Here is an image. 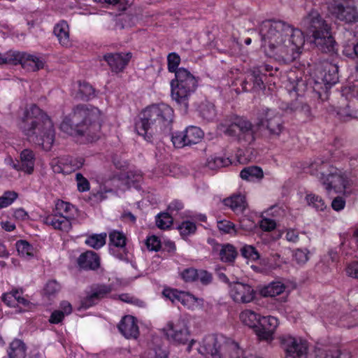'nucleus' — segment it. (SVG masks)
<instances>
[{
  "label": "nucleus",
  "instance_id": "7",
  "mask_svg": "<svg viewBox=\"0 0 358 358\" xmlns=\"http://www.w3.org/2000/svg\"><path fill=\"white\" fill-rule=\"evenodd\" d=\"M220 128L224 134L235 137L241 143L249 145L255 141V126L243 117L225 119L220 123Z\"/></svg>",
  "mask_w": 358,
  "mask_h": 358
},
{
  "label": "nucleus",
  "instance_id": "23",
  "mask_svg": "<svg viewBox=\"0 0 358 358\" xmlns=\"http://www.w3.org/2000/svg\"><path fill=\"white\" fill-rule=\"evenodd\" d=\"M69 162L68 159H54L51 163L52 171L57 173H63V175L66 176L72 172H74L76 169L78 168L83 164V160L79 162V164H71L72 161H70V164L67 162Z\"/></svg>",
  "mask_w": 358,
  "mask_h": 358
},
{
  "label": "nucleus",
  "instance_id": "32",
  "mask_svg": "<svg viewBox=\"0 0 358 358\" xmlns=\"http://www.w3.org/2000/svg\"><path fill=\"white\" fill-rule=\"evenodd\" d=\"M286 89L291 95L294 94L293 95L295 96H300L306 91V85L301 78L289 77Z\"/></svg>",
  "mask_w": 358,
  "mask_h": 358
},
{
  "label": "nucleus",
  "instance_id": "30",
  "mask_svg": "<svg viewBox=\"0 0 358 358\" xmlns=\"http://www.w3.org/2000/svg\"><path fill=\"white\" fill-rule=\"evenodd\" d=\"M53 31L62 45L68 46L70 44L69 27L66 21L62 20L57 23Z\"/></svg>",
  "mask_w": 358,
  "mask_h": 358
},
{
  "label": "nucleus",
  "instance_id": "43",
  "mask_svg": "<svg viewBox=\"0 0 358 358\" xmlns=\"http://www.w3.org/2000/svg\"><path fill=\"white\" fill-rule=\"evenodd\" d=\"M18 255L24 258L33 257L35 255V250L27 241L20 240L15 244Z\"/></svg>",
  "mask_w": 358,
  "mask_h": 358
},
{
  "label": "nucleus",
  "instance_id": "52",
  "mask_svg": "<svg viewBox=\"0 0 358 358\" xmlns=\"http://www.w3.org/2000/svg\"><path fill=\"white\" fill-rule=\"evenodd\" d=\"M18 195L15 192L7 191L0 196V209L10 206L17 198Z\"/></svg>",
  "mask_w": 358,
  "mask_h": 358
},
{
  "label": "nucleus",
  "instance_id": "49",
  "mask_svg": "<svg viewBox=\"0 0 358 358\" xmlns=\"http://www.w3.org/2000/svg\"><path fill=\"white\" fill-rule=\"evenodd\" d=\"M310 251L307 248H298L293 251L294 261L300 266L304 265L309 260Z\"/></svg>",
  "mask_w": 358,
  "mask_h": 358
},
{
  "label": "nucleus",
  "instance_id": "54",
  "mask_svg": "<svg viewBox=\"0 0 358 358\" xmlns=\"http://www.w3.org/2000/svg\"><path fill=\"white\" fill-rule=\"evenodd\" d=\"M180 277L186 282H192L198 280V271L194 268H187L181 271Z\"/></svg>",
  "mask_w": 358,
  "mask_h": 358
},
{
  "label": "nucleus",
  "instance_id": "50",
  "mask_svg": "<svg viewBox=\"0 0 358 358\" xmlns=\"http://www.w3.org/2000/svg\"><path fill=\"white\" fill-rule=\"evenodd\" d=\"M242 256L249 262H255L259 259V254L252 245H245L241 249Z\"/></svg>",
  "mask_w": 358,
  "mask_h": 358
},
{
  "label": "nucleus",
  "instance_id": "40",
  "mask_svg": "<svg viewBox=\"0 0 358 358\" xmlns=\"http://www.w3.org/2000/svg\"><path fill=\"white\" fill-rule=\"evenodd\" d=\"M107 234L106 233L92 234L87 236L85 243L89 247L94 249H99L106 244Z\"/></svg>",
  "mask_w": 358,
  "mask_h": 358
},
{
  "label": "nucleus",
  "instance_id": "21",
  "mask_svg": "<svg viewBox=\"0 0 358 358\" xmlns=\"http://www.w3.org/2000/svg\"><path fill=\"white\" fill-rule=\"evenodd\" d=\"M2 300L8 306L20 307V311L29 308V301L23 296L22 290L15 289L5 293Z\"/></svg>",
  "mask_w": 358,
  "mask_h": 358
},
{
  "label": "nucleus",
  "instance_id": "12",
  "mask_svg": "<svg viewBox=\"0 0 358 358\" xmlns=\"http://www.w3.org/2000/svg\"><path fill=\"white\" fill-rule=\"evenodd\" d=\"M303 170L304 173H309L310 176L317 177L319 179H329L331 178L346 179L348 178L345 172H343L338 168L325 164L320 160L315 161L310 164H307L303 168ZM302 177H308V175L303 176Z\"/></svg>",
  "mask_w": 358,
  "mask_h": 358
},
{
  "label": "nucleus",
  "instance_id": "14",
  "mask_svg": "<svg viewBox=\"0 0 358 358\" xmlns=\"http://www.w3.org/2000/svg\"><path fill=\"white\" fill-rule=\"evenodd\" d=\"M229 295L234 303L247 304L255 300L257 293L249 284L234 282L229 285Z\"/></svg>",
  "mask_w": 358,
  "mask_h": 358
},
{
  "label": "nucleus",
  "instance_id": "27",
  "mask_svg": "<svg viewBox=\"0 0 358 358\" xmlns=\"http://www.w3.org/2000/svg\"><path fill=\"white\" fill-rule=\"evenodd\" d=\"M78 264L83 268L95 269L99 266V257L95 252L87 251L79 257Z\"/></svg>",
  "mask_w": 358,
  "mask_h": 358
},
{
  "label": "nucleus",
  "instance_id": "24",
  "mask_svg": "<svg viewBox=\"0 0 358 358\" xmlns=\"http://www.w3.org/2000/svg\"><path fill=\"white\" fill-rule=\"evenodd\" d=\"M19 55L20 61L17 62V64H22L23 68L31 71H36L43 68L44 62L41 58L35 55H27L20 52Z\"/></svg>",
  "mask_w": 358,
  "mask_h": 358
},
{
  "label": "nucleus",
  "instance_id": "45",
  "mask_svg": "<svg viewBox=\"0 0 358 358\" xmlns=\"http://www.w3.org/2000/svg\"><path fill=\"white\" fill-rule=\"evenodd\" d=\"M199 111L201 117L207 121H212L216 117L215 106L212 103H202Z\"/></svg>",
  "mask_w": 358,
  "mask_h": 358
},
{
  "label": "nucleus",
  "instance_id": "1",
  "mask_svg": "<svg viewBox=\"0 0 358 358\" xmlns=\"http://www.w3.org/2000/svg\"><path fill=\"white\" fill-rule=\"evenodd\" d=\"M20 128L29 141L49 150L55 141L53 123L49 117L36 105H31L24 113Z\"/></svg>",
  "mask_w": 358,
  "mask_h": 358
},
{
  "label": "nucleus",
  "instance_id": "57",
  "mask_svg": "<svg viewBox=\"0 0 358 358\" xmlns=\"http://www.w3.org/2000/svg\"><path fill=\"white\" fill-rule=\"evenodd\" d=\"M343 52L344 55L349 58H358V41L356 43L345 45L343 48Z\"/></svg>",
  "mask_w": 358,
  "mask_h": 358
},
{
  "label": "nucleus",
  "instance_id": "58",
  "mask_svg": "<svg viewBox=\"0 0 358 358\" xmlns=\"http://www.w3.org/2000/svg\"><path fill=\"white\" fill-rule=\"evenodd\" d=\"M145 244L148 249L151 251H158L161 248L160 239L154 235L147 238Z\"/></svg>",
  "mask_w": 358,
  "mask_h": 358
},
{
  "label": "nucleus",
  "instance_id": "17",
  "mask_svg": "<svg viewBox=\"0 0 358 358\" xmlns=\"http://www.w3.org/2000/svg\"><path fill=\"white\" fill-rule=\"evenodd\" d=\"M222 336L209 335L203 338L198 349L199 353L204 358H223L220 354Z\"/></svg>",
  "mask_w": 358,
  "mask_h": 358
},
{
  "label": "nucleus",
  "instance_id": "36",
  "mask_svg": "<svg viewBox=\"0 0 358 358\" xmlns=\"http://www.w3.org/2000/svg\"><path fill=\"white\" fill-rule=\"evenodd\" d=\"M184 136L186 138L187 145H192L199 143L202 140L203 132L197 127L190 126L185 130Z\"/></svg>",
  "mask_w": 358,
  "mask_h": 358
},
{
  "label": "nucleus",
  "instance_id": "47",
  "mask_svg": "<svg viewBox=\"0 0 358 358\" xmlns=\"http://www.w3.org/2000/svg\"><path fill=\"white\" fill-rule=\"evenodd\" d=\"M155 221L158 228L165 230L172 226L173 219L169 213H160L156 216Z\"/></svg>",
  "mask_w": 358,
  "mask_h": 358
},
{
  "label": "nucleus",
  "instance_id": "22",
  "mask_svg": "<svg viewBox=\"0 0 358 358\" xmlns=\"http://www.w3.org/2000/svg\"><path fill=\"white\" fill-rule=\"evenodd\" d=\"M118 329L127 338H136L139 334L136 320L131 315L124 316L120 322Z\"/></svg>",
  "mask_w": 358,
  "mask_h": 358
},
{
  "label": "nucleus",
  "instance_id": "31",
  "mask_svg": "<svg viewBox=\"0 0 358 358\" xmlns=\"http://www.w3.org/2000/svg\"><path fill=\"white\" fill-rule=\"evenodd\" d=\"M265 75L262 73V71L259 70V69H256L254 67L249 73L248 76V80L243 81V88L246 89V85L249 82L253 83V88L255 90H262L265 88V85L263 80V77Z\"/></svg>",
  "mask_w": 358,
  "mask_h": 358
},
{
  "label": "nucleus",
  "instance_id": "20",
  "mask_svg": "<svg viewBox=\"0 0 358 358\" xmlns=\"http://www.w3.org/2000/svg\"><path fill=\"white\" fill-rule=\"evenodd\" d=\"M110 292L111 287L110 286L98 285L92 287L83 301L82 306L84 308H87L93 306Z\"/></svg>",
  "mask_w": 358,
  "mask_h": 358
},
{
  "label": "nucleus",
  "instance_id": "46",
  "mask_svg": "<svg viewBox=\"0 0 358 358\" xmlns=\"http://www.w3.org/2000/svg\"><path fill=\"white\" fill-rule=\"evenodd\" d=\"M20 61L19 52L8 51L3 54L0 53V66L5 64L17 65Z\"/></svg>",
  "mask_w": 358,
  "mask_h": 358
},
{
  "label": "nucleus",
  "instance_id": "26",
  "mask_svg": "<svg viewBox=\"0 0 358 358\" xmlns=\"http://www.w3.org/2000/svg\"><path fill=\"white\" fill-rule=\"evenodd\" d=\"M285 289L286 286L284 283L280 281H274L262 287L259 292L264 297H275L282 294Z\"/></svg>",
  "mask_w": 358,
  "mask_h": 358
},
{
  "label": "nucleus",
  "instance_id": "18",
  "mask_svg": "<svg viewBox=\"0 0 358 358\" xmlns=\"http://www.w3.org/2000/svg\"><path fill=\"white\" fill-rule=\"evenodd\" d=\"M131 57V52L107 53L103 55V59L111 71L115 73L122 72L128 65Z\"/></svg>",
  "mask_w": 358,
  "mask_h": 358
},
{
  "label": "nucleus",
  "instance_id": "33",
  "mask_svg": "<svg viewBox=\"0 0 358 358\" xmlns=\"http://www.w3.org/2000/svg\"><path fill=\"white\" fill-rule=\"evenodd\" d=\"M322 80L326 85L330 87L338 81V66L332 64H327L324 67Z\"/></svg>",
  "mask_w": 358,
  "mask_h": 358
},
{
  "label": "nucleus",
  "instance_id": "13",
  "mask_svg": "<svg viewBox=\"0 0 358 358\" xmlns=\"http://www.w3.org/2000/svg\"><path fill=\"white\" fill-rule=\"evenodd\" d=\"M162 331L167 339L175 343L184 344L189 338L190 333L187 324L182 319L168 322Z\"/></svg>",
  "mask_w": 358,
  "mask_h": 358
},
{
  "label": "nucleus",
  "instance_id": "19",
  "mask_svg": "<svg viewBox=\"0 0 358 358\" xmlns=\"http://www.w3.org/2000/svg\"><path fill=\"white\" fill-rule=\"evenodd\" d=\"M21 164L19 162H14L12 158L8 159L9 164L13 169L22 170L26 173H31L34 171L35 163V155L31 150L24 149L20 154Z\"/></svg>",
  "mask_w": 358,
  "mask_h": 358
},
{
  "label": "nucleus",
  "instance_id": "61",
  "mask_svg": "<svg viewBox=\"0 0 358 358\" xmlns=\"http://www.w3.org/2000/svg\"><path fill=\"white\" fill-rule=\"evenodd\" d=\"M142 358H168V355L161 349L150 350L144 353Z\"/></svg>",
  "mask_w": 358,
  "mask_h": 358
},
{
  "label": "nucleus",
  "instance_id": "42",
  "mask_svg": "<svg viewBox=\"0 0 358 358\" xmlns=\"http://www.w3.org/2000/svg\"><path fill=\"white\" fill-rule=\"evenodd\" d=\"M231 164V161L228 157L211 156L208 158L206 166L212 170H215L222 167L228 166Z\"/></svg>",
  "mask_w": 358,
  "mask_h": 358
},
{
  "label": "nucleus",
  "instance_id": "28",
  "mask_svg": "<svg viewBox=\"0 0 358 358\" xmlns=\"http://www.w3.org/2000/svg\"><path fill=\"white\" fill-rule=\"evenodd\" d=\"M223 203L236 213H243L247 207L245 196L242 194H234L224 199Z\"/></svg>",
  "mask_w": 358,
  "mask_h": 358
},
{
  "label": "nucleus",
  "instance_id": "5",
  "mask_svg": "<svg viewBox=\"0 0 358 358\" xmlns=\"http://www.w3.org/2000/svg\"><path fill=\"white\" fill-rule=\"evenodd\" d=\"M305 43V38L300 29H295L293 38H288L282 42L278 41L273 45L263 47L266 56L283 63L294 61L299 54V50Z\"/></svg>",
  "mask_w": 358,
  "mask_h": 358
},
{
  "label": "nucleus",
  "instance_id": "6",
  "mask_svg": "<svg viewBox=\"0 0 358 358\" xmlns=\"http://www.w3.org/2000/svg\"><path fill=\"white\" fill-rule=\"evenodd\" d=\"M176 78L171 82V97L185 110L189 106V99L198 86V80L187 69L179 68Z\"/></svg>",
  "mask_w": 358,
  "mask_h": 358
},
{
  "label": "nucleus",
  "instance_id": "35",
  "mask_svg": "<svg viewBox=\"0 0 358 358\" xmlns=\"http://www.w3.org/2000/svg\"><path fill=\"white\" fill-rule=\"evenodd\" d=\"M348 181L349 180H330L324 182L323 186L329 195L337 193H346L348 192L347 183Z\"/></svg>",
  "mask_w": 358,
  "mask_h": 358
},
{
  "label": "nucleus",
  "instance_id": "38",
  "mask_svg": "<svg viewBox=\"0 0 358 358\" xmlns=\"http://www.w3.org/2000/svg\"><path fill=\"white\" fill-rule=\"evenodd\" d=\"M238 255L236 248L231 244L227 243L221 246L220 250V259L224 262H232Z\"/></svg>",
  "mask_w": 358,
  "mask_h": 358
},
{
  "label": "nucleus",
  "instance_id": "8",
  "mask_svg": "<svg viewBox=\"0 0 358 358\" xmlns=\"http://www.w3.org/2000/svg\"><path fill=\"white\" fill-rule=\"evenodd\" d=\"M294 29L289 24L282 21L268 20L263 22L260 27V34L263 42L262 47L272 45L278 41H282L293 38Z\"/></svg>",
  "mask_w": 358,
  "mask_h": 358
},
{
  "label": "nucleus",
  "instance_id": "39",
  "mask_svg": "<svg viewBox=\"0 0 358 358\" xmlns=\"http://www.w3.org/2000/svg\"><path fill=\"white\" fill-rule=\"evenodd\" d=\"M307 205L317 211H324L327 205L323 199L314 193H308L305 197Z\"/></svg>",
  "mask_w": 358,
  "mask_h": 358
},
{
  "label": "nucleus",
  "instance_id": "3",
  "mask_svg": "<svg viewBox=\"0 0 358 358\" xmlns=\"http://www.w3.org/2000/svg\"><path fill=\"white\" fill-rule=\"evenodd\" d=\"M173 117V110L169 106L165 103L152 105L141 113L139 120L136 122L135 129L138 135L150 141L154 131L169 127Z\"/></svg>",
  "mask_w": 358,
  "mask_h": 358
},
{
  "label": "nucleus",
  "instance_id": "10",
  "mask_svg": "<svg viewBox=\"0 0 358 358\" xmlns=\"http://www.w3.org/2000/svg\"><path fill=\"white\" fill-rule=\"evenodd\" d=\"M329 10L334 18L345 24L358 22V0H332Z\"/></svg>",
  "mask_w": 358,
  "mask_h": 358
},
{
  "label": "nucleus",
  "instance_id": "55",
  "mask_svg": "<svg viewBox=\"0 0 358 358\" xmlns=\"http://www.w3.org/2000/svg\"><path fill=\"white\" fill-rule=\"evenodd\" d=\"M180 62V56L176 52L169 53L167 56L168 70L169 72L175 73L179 69L178 65Z\"/></svg>",
  "mask_w": 358,
  "mask_h": 358
},
{
  "label": "nucleus",
  "instance_id": "48",
  "mask_svg": "<svg viewBox=\"0 0 358 358\" xmlns=\"http://www.w3.org/2000/svg\"><path fill=\"white\" fill-rule=\"evenodd\" d=\"M178 229L180 236L185 239L195 233L196 226L194 222L186 220L178 225Z\"/></svg>",
  "mask_w": 358,
  "mask_h": 358
},
{
  "label": "nucleus",
  "instance_id": "34",
  "mask_svg": "<svg viewBox=\"0 0 358 358\" xmlns=\"http://www.w3.org/2000/svg\"><path fill=\"white\" fill-rule=\"evenodd\" d=\"M72 312V306L68 301H62L60 304L59 309L55 310L50 315L49 322L52 324H58L62 321L66 315L71 314Z\"/></svg>",
  "mask_w": 358,
  "mask_h": 358
},
{
  "label": "nucleus",
  "instance_id": "2",
  "mask_svg": "<svg viewBox=\"0 0 358 358\" xmlns=\"http://www.w3.org/2000/svg\"><path fill=\"white\" fill-rule=\"evenodd\" d=\"M101 111L90 105L76 106L60 124L61 130L70 136H87L92 138L101 128Z\"/></svg>",
  "mask_w": 358,
  "mask_h": 358
},
{
  "label": "nucleus",
  "instance_id": "16",
  "mask_svg": "<svg viewBox=\"0 0 358 358\" xmlns=\"http://www.w3.org/2000/svg\"><path fill=\"white\" fill-rule=\"evenodd\" d=\"M279 324V320L276 317L261 315L255 334L259 340L271 343L274 339L275 333Z\"/></svg>",
  "mask_w": 358,
  "mask_h": 358
},
{
  "label": "nucleus",
  "instance_id": "44",
  "mask_svg": "<svg viewBox=\"0 0 358 358\" xmlns=\"http://www.w3.org/2000/svg\"><path fill=\"white\" fill-rule=\"evenodd\" d=\"M217 227L222 234H229L233 237L238 234V229L236 225L229 220H224L217 221Z\"/></svg>",
  "mask_w": 358,
  "mask_h": 358
},
{
  "label": "nucleus",
  "instance_id": "9",
  "mask_svg": "<svg viewBox=\"0 0 358 358\" xmlns=\"http://www.w3.org/2000/svg\"><path fill=\"white\" fill-rule=\"evenodd\" d=\"M76 212V209L72 204L59 199L55 201V213L45 216L43 222L55 229L69 231Z\"/></svg>",
  "mask_w": 358,
  "mask_h": 358
},
{
  "label": "nucleus",
  "instance_id": "29",
  "mask_svg": "<svg viewBox=\"0 0 358 358\" xmlns=\"http://www.w3.org/2000/svg\"><path fill=\"white\" fill-rule=\"evenodd\" d=\"M261 315L255 311L249 309H245L241 311L239 314V320L243 324L247 326L254 331L258 327Z\"/></svg>",
  "mask_w": 358,
  "mask_h": 358
},
{
  "label": "nucleus",
  "instance_id": "56",
  "mask_svg": "<svg viewBox=\"0 0 358 358\" xmlns=\"http://www.w3.org/2000/svg\"><path fill=\"white\" fill-rule=\"evenodd\" d=\"M184 131H176L173 133L171 136V141L174 147L177 148H181L185 146H187L186 138L184 136Z\"/></svg>",
  "mask_w": 358,
  "mask_h": 358
},
{
  "label": "nucleus",
  "instance_id": "51",
  "mask_svg": "<svg viewBox=\"0 0 358 358\" xmlns=\"http://www.w3.org/2000/svg\"><path fill=\"white\" fill-rule=\"evenodd\" d=\"M182 292V291H178L176 289L166 287L164 289L162 295L166 300H169L173 303H176L180 302Z\"/></svg>",
  "mask_w": 358,
  "mask_h": 358
},
{
  "label": "nucleus",
  "instance_id": "15",
  "mask_svg": "<svg viewBox=\"0 0 358 358\" xmlns=\"http://www.w3.org/2000/svg\"><path fill=\"white\" fill-rule=\"evenodd\" d=\"M259 126L266 127L269 134L273 136H279L283 130V121L280 115L275 110L263 109L259 117Z\"/></svg>",
  "mask_w": 358,
  "mask_h": 358
},
{
  "label": "nucleus",
  "instance_id": "60",
  "mask_svg": "<svg viewBox=\"0 0 358 358\" xmlns=\"http://www.w3.org/2000/svg\"><path fill=\"white\" fill-rule=\"evenodd\" d=\"M240 228L246 231H252L256 228V223L245 216L240 220Z\"/></svg>",
  "mask_w": 358,
  "mask_h": 358
},
{
  "label": "nucleus",
  "instance_id": "59",
  "mask_svg": "<svg viewBox=\"0 0 358 358\" xmlns=\"http://www.w3.org/2000/svg\"><path fill=\"white\" fill-rule=\"evenodd\" d=\"M345 271L348 276L358 280V261L348 264Z\"/></svg>",
  "mask_w": 358,
  "mask_h": 358
},
{
  "label": "nucleus",
  "instance_id": "37",
  "mask_svg": "<svg viewBox=\"0 0 358 358\" xmlns=\"http://www.w3.org/2000/svg\"><path fill=\"white\" fill-rule=\"evenodd\" d=\"M180 303L188 309L194 310L202 306L203 300L194 296L189 292H182Z\"/></svg>",
  "mask_w": 358,
  "mask_h": 358
},
{
  "label": "nucleus",
  "instance_id": "25",
  "mask_svg": "<svg viewBox=\"0 0 358 358\" xmlns=\"http://www.w3.org/2000/svg\"><path fill=\"white\" fill-rule=\"evenodd\" d=\"M109 239L111 246L110 252L113 255H115V250L119 248L122 251V252L117 257L120 259H123L125 255L124 246L126 245V237L124 234L118 231H113L109 234Z\"/></svg>",
  "mask_w": 358,
  "mask_h": 358
},
{
  "label": "nucleus",
  "instance_id": "11",
  "mask_svg": "<svg viewBox=\"0 0 358 358\" xmlns=\"http://www.w3.org/2000/svg\"><path fill=\"white\" fill-rule=\"evenodd\" d=\"M279 340L286 358H309L310 345L306 338L285 334Z\"/></svg>",
  "mask_w": 358,
  "mask_h": 358
},
{
  "label": "nucleus",
  "instance_id": "4",
  "mask_svg": "<svg viewBox=\"0 0 358 358\" xmlns=\"http://www.w3.org/2000/svg\"><path fill=\"white\" fill-rule=\"evenodd\" d=\"M301 26L311 34L313 43L321 52L334 53L336 43L331 34V27L317 10H311L301 21Z\"/></svg>",
  "mask_w": 358,
  "mask_h": 358
},
{
  "label": "nucleus",
  "instance_id": "41",
  "mask_svg": "<svg viewBox=\"0 0 358 358\" xmlns=\"http://www.w3.org/2000/svg\"><path fill=\"white\" fill-rule=\"evenodd\" d=\"M262 169L257 166H249L243 169L240 172L241 179H262L264 177Z\"/></svg>",
  "mask_w": 358,
  "mask_h": 358
},
{
  "label": "nucleus",
  "instance_id": "62",
  "mask_svg": "<svg viewBox=\"0 0 358 358\" xmlns=\"http://www.w3.org/2000/svg\"><path fill=\"white\" fill-rule=\"evenodd\" d=\"M60 289V285L55 280H50L48 282L45 286L44 292L45 294L52 295L58 292Z\"/></svg>",
  "mask_w": 358,
  "mask_h": 358
},
{
  "label": "nucleus",
  "instance_id": "64",
  "mask_svg": "<svg viewBox=\"0 0 358 358\" xmlns=\"http://www.w3.org/2000/svg\"><path fill=\"white\" fill-rule=\"evenodd\" d=\"M265 213L266 215L273 216V217H280L282 216L285 214V209L282 206L279 205H275L268 208Z\"/></svg>",
  "mask_w": 358,
  "mask_h": 358
},
{
  "label": "nucleus",
  "instance_id": "53",
  "mask_svg": "<svg viewBox=\"0 0 358 358\" xmlns=\"http://www.w3.org/2000/svg\"><path fill=\"white\" fill-rule=\"evenodd\" d=\"M78 94L80 99L83 100H88L94 96V90L89 83H80L79 85Z\"/></svg>",
  "mask_w": 358,
  "mask_h": 358
},
{
  "label": "nucleus",
  "instance_id": "63",
  "mask_svg": "<svg viewBox=\"0 0 358 358\" xmlns=\"http://www.w3.org/2000/svg\"><path fill=\"white\" fill-rule=\"evenodd\" d=\"M259 226L262 230L269 231L275 228L276 222L273 219L263 217L260 221Z\"/></svg>",
  "mask_w": 358,
  "mask_h": 358
}]
</instances>
